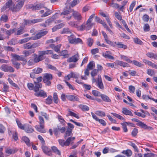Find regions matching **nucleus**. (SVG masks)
Listing matches in <instances>:
<instances>
[{"label": "nucleus", "mask_w": 157, "mask_h": 157, "mask_svg": "<svg viewBox=\"0 0 157 157\" xmlns=\"http://www.w3.org/2000/svg\"><path fill=\"white\" fill-rule=\"evenodd\" d=\"M98 72V70L94 69L91 72L90 74L92 77V82L93 83H95L96 86L99 89L103 90L104 89V86L101 76L98 75L97 78L95 77L97 75Z\"/></svg>", "instance_id": "1"}, {"label": "nucleus", "mask_w": 157, "mask_h": 157, "mask_svg": "<svg viewBox=\"0 0 157 157\" xmlns=\"http://www.w3.org/2000/svg\"><path fill=\"white\" fill-rule=\"evenodd\" d=\"M67 38L70 44H83V41L82 39L78 38H76L73 34L72 33L70 36H68Z\"/></svg>", "instance_id": "2"}, {"label": "nucleus", "mask_w": 157, "mask_h": 157, "mask_svg": "<svg viewBox=\"0 0 157 157\" xmlns=\"http://www.w3.org/2000/svg\"><path fill=\"white\" fill-rule=\"evenodd\" d=\"M75 139V137H69L66 141L63 139H59L58 142L59 145L62 147L67 146L69 145L70 143L74 141Z\"/></svg>", "instance_id": "3"}, {"label": "nucleus", "mask_w": 157, "mask_h": 157, "mask_svg": "<svg viewBox=\"0 0 157 157\" xmlns=\"http://www.w3.org/2000/svg\"><path fill=\"white\" fill-rule=\"evenodd\" d=\"M24 4V1H21L18 2L15 6H11L10 10L13 12L19 11L22 8Z\"/></svg>", "instance_id": "4"}, {"label": "nucleus", "mask_w": 157, "mask_h": 157, "mask_svg": "<svg viewBox=\"0 0 157 157\" xmlns=\"http://www.w3.org/2000/svg\"><path fill=\"white\" fill-rule=\"evenodd\" d=\"M52 75L50 74L45 73L43 77V81L48 86H50L51 82L50 80L52 79Z\"/></svg>", "instance_id": "5"}, {"label": "nucleus", "mask_w": 157, "mask_h": 157, "mask_svg": "<svg viewBox=\"0 0 157 157\" xmlns=\"http://www.w3.org/2000/svg\"><path fill=\"white\" fill-rule=\"evenodd\" d=\"M66 130V128L65 127H60V126H58L57 128H53V132L55 135L57 137H58L59 134V132L61 133H63Z\"/></svg>", "instance_id": "6"}, {"label": "nucleus", "mask_w": 157, "mask_h": 157, "mask_svg": "<svg viewBox=\"0 0 157 157\" xmlns=\"http://www.w3.org/2000/svg\"><path fill=\"white\" fill-rule=\"evenodd\" d=\"M42 21V19H33L32 20L24 19L22 25L24 26L27 25H31L33 24H35Z\"/></svg>", "instance_id": "7"}, {"label": "nucleus", "mask_w": 157, "mask_h": 157, "mask_svg": "<svg viewBox=\"0 0 157 157\" xmlns=\"http://www.w3.org/2000/svg\"><path fill=\"white\" fill-rule=\"evenodd\" d=\"M93 24L87 21L86 23H83L80 27V29L81 31L89 30L90 29L92 26Z\"/></svg>", "instance_id": "8"}, {"label": "nucleus", "mask_w": 157, "mask_h": 157, "mask_svg": "<svg viewBox=\"0 0 157 157\" xmlns=\"http://www.w3.org/2000/svg\"><path fill=\"white\" fill-rule=\"evenodd\" d=\"M48 33V31L45 30H40L34 36L32 37V40H36L39 39L42 36L47 34Z\"/></svg>", "instance_id": "9"}, {"label": "nucleus", "mask_w": 157, "mask_h": 157, "mask_svg": "<svg viewBox=\"0 0 157 157\" xmlns=\"http://www.w3.org/2000/svg\"><path fill=\"white\" fill-rule=\"evenodd\" d=\"M0 69L5 72H13L14 71V69L12 67L4 64L1 66Z\"/></svg>", "instance_id": "10"}, {"label": "nucleus", "mask_w": 157, "mask_h": 157, "mask_svg": "<svg viewBox=\"0 0 157 157\" xmlns=\"http://www.w3.org/2000/svg\"><path fill=\"white\" fill-rule=\"evenodd\" d=\"M110 45L114 47H117L118 48L126 49L127 48V47L126 45L124 44H122L121 42L119 41L112 42Z\"/></svg>", "instance_id": "11"}, {"label": "nucleus", "mask_w": 157, "mask_h": 157, "mask_svg": "<svg viewBox=\"0 0 157 157\" xmlns=\"http://www.w3.org/2000/svg\"><path fill=\"white\" fill-rule=\"evenodd\" d=\"M12 56L14 59L15 60L23 61L24 63V64H25L27 62L26 58L23 56H19L14 54Z\"/></svg>", "instance_id": "12"}, {"label": "nucleus", "mask_w": 157, "mask_h": 157, "mask_svg": "<svg viewBox=\"0 0 157 157\" xmlns=\"http://www.w3.org/2000/svg\"><path fill=\"white\" fill-rule=\"evenodd\" d=\"M44 7V4L41 3L38 4L36 6L31 5L29 6V8L32 9L33 10H38Z\"/></svg>", "instance_id": "13"}, {"label": "nucleus", "mask_w": 157, "mask_h": 157, "mask_svg": "<svg viewBox=\"0 0 157 157\" xmlns=\"http://www.w3.org/2000/svg\"><path fill=\"white\" fill-rule=\"evenodd\" d=\"M79 59V56L77 53L75 55L72 56L67 59V62L68 63H76Z\"/></svg>", "instance_id": "14"}, {"label": "nucleus", "mask_w": 157, "mask_h": 157, "mask_svg": "<svg viewBox=\"0 0 157 157\" xmlns=\"http://www.w3.org/2000/svg\"><path fill=\"white\" fill-rule=\"evenodd\" d=\"M73 12L72 14V16H73L74 18L78 21V22H81V20L82 19V17L80 13L78 12L73 10Z\"/></svg>", "instance_id": "15"}, {"label": "nucleus", "mask_w": 157, "mask_h": 157, "mask_svg": "<svg viewBox=\"0 0 157 157\" xmlns=\"http://www.w3.org/2000/svg\"><path fill=\"white\" fill-rule=\"evenodd\" d=\"M41 148L43 152L45 154L49 156H52V153L50 148L45 146L44 145H42Z\"/></svg>", "instance_id": "16"}, {"label": "nucleus", "mask_w": 157, "mask_h": 157, "mask_svg": "<svg viewBox=\"0 0 157 157\" xmlns=\"http://www.w3.org/2000/svg\"><path fill=\"white\" fill-rule=\"evenodd\" d=\"M66 98L69 100L73 101H76L79 102L80 100L77 95H66Z\"/></svg>", "instance_id": "17"}, {"label": "nucleus", "mask_w": 157, "mask_h": 157, "mask_svg": "<svg viewBox=\"0 0 157 157\" xmlns=\"http://www.w3.org/2000/svg\"><path fill=\"white\" fill-rule=\"evenodd\" d=\"M35 92L34 95L37 97H41L44 98L47 97L46 93L43 90H39V91H37Z\"/></svg>", "instance_id": "18"}, {"label": "nucleus", "mask_w": 157, "mask_h": 157, "mask_svg": "<svg viewBox=\"0 0 157 157\" xmlns=\"http://www.w3.org/2000/svg\"><path fill=\"white\" fill-rule=\"evenodd\" d=\"M137 125L145 129L151 130L152 129V127L147 126L144 122L140 121L139 122L137 123Z\"/></svg>", "instance_id": "19"}, {"label": "nucleus", "mask_w": 157, "mask_h": 157, "mask_svg": "<svg viewBox=\"0 0 157 157\" xmlns=\"http://www.w3.org/2000/svg\"><path fill=\"white\" fill-rule=\"evenodd\" d=\"M39 54L40 55L38 56H37L36 54L34 55L36 56L34 59L33 61L35 63L38 62L44 59L43 55L39 53Z\"/></svg>", "instance_id": "20"}, {"label": "nucleus", "mask_w": 157, "mask_h": 157, "mask_svg": "<svg viewBox=\"0 0 157 157\" xmlns=\"http://www.w3.org/2000/svg\"><path fill=\"white\" fill-rule=\"evenodd\" d=\"M25 127L24 130L26 132L31 133L34 131V129L31 125L28 124H25Z\"/></svg>", "instance_id": "21"}, {"label": "nucleus", "mask_w": 157, "mask_h": 157, "mask_svg": "<svg viewBox=\"0 0 157 157\" xmlns=\"http://www.w3.org/2000/svg\"><path fill=\"white\" fill-rule=\"evenodd\" d=\"M101 33L104 37L105 41L108 44L110 45L112 41L109 39L106 33L104 31H102Z\"/></svg>", "instance_id": "22"}, {"label": "nucleus", "mask_w": 157, "mask_h": 157, "mask_svg": "<svg viewBox=\"0 0 157 157\" xmlns=\"http://www.w3.org/2000/svg\"><path fill=\"white\" fill-rule=\"evenodd\" d=\"M122 113L125 115H128L131 116H133V115L131 111L128 110L126 108H122Z\"/></svg>", "instance_id": "23"}, {"label": "nucleus", "mask_w": 157, "mask_h": 157, "mask_svg": "<svg viewBox=\"0 0 157 157\" xmlns=\"http://www.w3.org/2000/svg\"><path fill=\"white\" fill-rule=\"evenodd\" d=\"M44 127V126L42 127L40 126V125H36L35 126L36 129L38 131L42 133H44L45 132Z\"/></svg>", "instance_id": "24"}, {"label": "nucleus", "mask_w": 157, "mask_h": 157, "mask_svg": "<svg viewBox=\"0 0 157 157\" xmlns=\"http://www.w3.org/2000/svg\"><path fill=\"white\" fill-rule=\"evenodd\" d=\"M35 86H34L33 90L35 92L39 91V89L41 88L42 85L40 82H35Z\"/></svg>", "instance_id": "25"}, {"label": "nucleus", "mask_w": 157, "mask_h": 157, "mask_svg": "<svg viewBox=\"0 0 157 157\" xmlns=\"http://www.w3.org/2000/svg\"><path fill=\"white\" fill-rule=\"evenodd\" d=\"M116 62L117 64L118 65H120L121 66L123 67H129V65L127 63H125L122 61L117 60Z\"/></svg>", "instance_id": "26"}, {"label": "nucleus", "mask_w": 157, "mask_h": 157, "mask_svg": "<svg viewBox=\"0 0 157 157\" xmlns=\"http://www.w3.org/2000/svg\"><path fill=\"white\" fill-rule=\"evenodd\" d=\"M121 153L124 154L128 157H130L132 154V151L130 149H127L126 150L123 151L121 152Z\"/></svg>", "instance_id": "27"}, {"label": "nucleus", "mask_w": 157, "mask_h": 157, "mask_svg": "<svg viewBox=\"0 0 157 157\" xmlns=\"http://www.w3.org/2000/svg\"><path fill=\"white\" fill-rule=\"evenodd\" d=\"M60 56H63L64 58H67L69 56L68 52L67 50H64L60 52Z\"/></svg>", "instance_id": "28"}, {"label": "nucleus", "mask_w": 157, "mask_h": 157, "mask_svg": "<svg viewBox=\"0 0 157 157\" xmlns=\"http://www.w3.org/2000/svg\"><path fill=\"white\" fill-rule=\"evenodd\" d=\"M146 55L150 58L157 60V55L156 54L151 52H148L146 54Z\"/></svg>", "instance_id": "29"}, {"label": "nucleus", "mask_w": 157, "mask_h": 157, "mask_svg": "<svg viewBox=\"0 0 157 157\" xmlns=\"http://www.w3.org/2000/svg\"><path fill=\"white\" fill-rule=\"evenodd\" d=\"M51 149L53 152L55 154L59 155H60L61 154L60 151L56 146H53L51 147Z\"/></svg>", "instance_id": "30"}, {"label": "nucleus", "mask_w": 157, "mask_h": 157, "mask_svg": "<svg viewBox=\"0 0 157 157\" xmlns=\"http://www.w3.org/2000/svg\"><path fill=\"white\" fill-rule=\"evenodd\" d=\"M24 28L21 26L17 29V32L16 31L14 33L15 35H21L24 33Z\"/></svg>", "instance_id": "31"}, {"label": "nucleus", "mask_w": 157, "mask_h": 157, "mask_svg": "<svg viewBox=\"0 0 157 157\" xmlns=\"http://www.w3.org/2000/svg\"><path fill=\"white\" fill-rule=\"evenodd\" d=\"M22 140L24 141L28 146L31 145L30 140L29 138L26 136H23L22 138Z\"/></svg>", "instance_id": "32"}, {"label": "nucleus", "mask_w": 157, "mask_h": 157, "mask_svg": "<svg viewBox=\"0 0 157 157\" xmlns=\"http://www.w3.org/2000/svg\"><path fill=\"white\" fill-rule=\"evenodd\" d=\"M109 51H106V52L102 54L103 56L105 58H108L110 59L113 60L114 57L109 55Z\"/></svg>", "instance_id": "33"}, {"label": "nucleus", "mask_w": 157, "mask_h": 157, "mask_svg": "<svg viewBox=\"0 0 157 157\" xmlns=\"http://www.w3.org/2000/svg\"><path fill=\"white\" fill-rule=\"evenodd\" d=\"M34 52V51L32 50H25L22 53L23 54L25 55V58L26 57L29 55H30L31 54Z\"/></svg>", "instance_id": "34"}, {"label": "nucleus", "mask_w": 157, "mask_h": 157, "mask_svg": "<svg viewBox=\"0 0 157 157\" xmlns=\"http://www.w3.org/2000/svg\"><path fill=\"white\" fill-rule=\"evenodd\" d=\"M134 42L136 44H139L141 45H144L143 42L138 37L134 38L133 39Z\"/></svg>", "instance_id": "35"}, {"label": "nucleus", "mask_w": 157, "mask_h": 157, "mask_svg": "<svg viewBox=\"0 0 157 157\" xmlns=\"http://www.w3.org/2000/svg\"><path fill=\"white\" fill-rule=\"evenodd\" d=\"M16 121L18 127L21 129L24 130L25 127V124H22L20 121L17 119L16 120Z\"/></svg>", "instance_id": "36"}, {"label": "nucleus", "mask_w": 157, "mask_h": 157, "mask_svg": "<svg viewBox=\"0 0 157 157\" xmlns=\"http://www.w3.org/2000/svg\"><path fill=\"white\" fill-rule=\"evenodd\" d=\"M114 0H112V2L110 3H109V5L113 8L117 9L119 7V5L116 3H114Z\"/></svg>", "instance_id": "37"}, {"label": "nucleus", "mask_w": 157, "mask_h": 157, "mask_svg": "<svg viewBox=\"0 0 157 157\" xmlns=\"http://www.w3.org/2000/svg\"><path fill=\"white\" fill-rule=\"evenodd\" d=\"M101 97L104 101L109 102H111V100L107 96L103 94H101Z\"/></svg>", "instance_id": "38"}, {"label": "nucleus", "mask_w": 157, "mask_h": 157, "mask_svg": "<svg viewBox=\"0 0 157 157\" xmlns=\"http://www.w3.org/2000/svg\"><path fill=\"white\" fill-rule=\"evenodd\" d=\"M78 107L82 111H87L89 110V107L85 105L80 104Z\"/></svg>", "instance_id": "39"}, {"label": "nucleus", "mask_w": 157, "mask_h": 157, "mask_svg": "<svg viewBox=\"0 0 157 157\" xmlns=\"http://www.w3.org/2000/svg\"><path fill=\"white\" fill-rule=\"evenodd\" d=\"M44 8L46 10V12L41 16V17H42L48 16L51 14L50 10L49 9L46 7H44Z\"/></svg>", "instance_id": "40"}, {"label": "nucleus", "mask_w": 157, "mask_h": 157, "mask_svg": "<svg viewBox=\"0 0 157 157\" xmlns=\"http://www.w3.org/2000/svg\"><path fill=\"white\" fill-rule=\"evenodd\" d=\"M120 56L122 59L126 61L128 63H131V60L127 56L122 55H121Z\"/></svg>", "instance_id": "41"}, {"label": "nucleus", "mask_w": 157, "mask_h": 157, "mask_svg": "<svg viewBox=\"0 0 157 157\" xmlns=\"http://www.w3.org/2000/svg\"><path fill=\"white\" fill-rule=\"evenodd\" d=\"M68 112L69 113L68 114V116H71L75 117L76 118L78 119L79 118V116L78 114L71 111L70 110H69L68 111Z\"/></svg>", "instance_id": "42"}, {"label": "nucleus", "mask_w": 157, "mask_h": 157, "mask_svg": "<svg viewBox=\"0 0 157 157\" xmlns=\"http://www.w3.org/2000/svg\"><path fill=\"white\" fill-rule=\"evenodd\" d=\"M72 130L70 128H67L65 132V134L64 136V138L66 139L67 136H71L72 134Z\"/></svg>", "instance_id": "43"}, {"label": "nucleus", "mask_w": 157, "mask_h": 157, "mask_svg": "<svg viewBox=\"0 0 157 157\" xmlns=\"http://www.w3.org/2000/svg\"><path fill=\"white\" fill-rule=\"evenodd\" d=\"M94 66V63L93 61L90 62L87 65V68L90 70H92Z\"/></svg>", "instance_id": "44"}, {"label": "nucleus", "mask_w": 157, "mask_h": 157, "mask_svg": "<svg viewBox=\"0 0 157 157\" xmlns=\"http://www.w3.org/2000/svg\"><path fill=\"white\" fill-rule=\"evenodd\" d=\"M16 152L15 150L11 149L9 147L6 148L5 150V152L9 155H10L12 153H15Z\"/></svg>", "instance_id": "45"}, {"label": "nucleus", "mask_w": 157, "mask_h": 157, "mask_svg": "<svg viewBox=\"0 0 157 157\" xmlns=\"http://www.w3.org/2000/svg\"><path fill=\"white\" fill-rule=\"evenodd\" d=\"M16 30L17 29L16 28H14L12 29H10L9 30H6V31H5V32L7 35L10 36L13 33H14L16 31Z\"/></svg>", "instance_id": "46"}, {"label": "nucleus", "mask_w": 157, "mask_h": 157, "mask_svg": "<svg viewBox=\"0 0 157 157\" xmlns=\"http://www.w3.org/2000/svg\"><path fill=\"white\" fill-rule=\"evenodd\" d=\"M128 124V123L126 122H125L121 123V124L122 125V128L124 132H128V129L127 127L126 124Z\"/></svg>", "instance_id": "47"}, {"label": "nucleus", "mask_w": 157, "mask_h": 157, "mask_svg": "<svg viewBox=\"0 0 157 157\" xmlns=\"http://www.w3.org/2000/svg\"><path fill=\"white\" fill-rule=\"evenodd\" d=\"M40 54L44 55L46 54H49L52 53V51L51 50H48L46 51H41L39 52Z\"/></svg>", "instance_id": "48"}, {"label": "nucleus", "mask_w": 157, "mask_h": 157, "mask_svg": "<svg viewBox=\"0 0 157 157\" xmlns=\"http://www.w3.org/2000/svg\"><path fill=\"white\" fill-rule=\"evenodd\" d=\"M61 33L62 34L71 33V32L68 28H65L63 29Z\"/></svg>", "instance_id": "49"}, {"label": "nucleus", "mask_w": 157, "mask_h": 157, "mask_svg": "<svg viewBox=\"0 0 157 157\" xmlns=\"http://www.w3.org/2000/svg\"><path fill=\"white\" fill-rule=\"evenodd\" d=\"M42 69L40 67L35 68L33 70V71L36 74L40 73L42 72Z\"/></svg>", "instance_id": "50"}, {"label": "nucleus", "mask_w": 157, "mask_h": 157, "mask_svg": "<svg viewBox=\"0 0 157 157\" xmlns=\"http://www.w3.org/2000/svg\"><path fill=\"white\" fill-rule=\"evenodd\" d=\"M95 113L97 115L101 117H104L105 116V113L101 111H97L95 112Z\"/></svg>", "instance_id": "51"}, {"label": "nucleus", "mask_w": 157, "mask_h": 157, "mask_svg": "<svg viewBox=\"0 0 157 157\" xmlns=\"http://www.w3.org/2000/svg\"><path fill=\"white\" fill-rule=\"evenodd\" d=\"M57 117L59 121L61 124H62L63 125H65L66 121L63 117L60 116V115H59Z\"/></svg>", "instance_id": "52"}, {"label": "nucleus", "mask_w": 157, "mask_h": 157, "mask_svg": "<svg viewBox=\"0 0 157 157\" xmlns=\"http://www.w3.org/2000/svg\"><path fill=\"white\" fill-rule=\"evenodd\" d=\"M46 103L48 105L52 104V97L51 96H49L45 100Z\"/></svg>", "instance_id": "53"}, {"label": "nucleus", "mask_w": 157, "mask_h": 157, "mask_svg": "<svg viewBox=\"0 0 157 157\" xmlns=\"http://www.w3.org/2000/svg\"><path fill=\"white\" fill-rule=\"evenodd\" d=\"M94 42V40L91 38H88L87 40V44L89 47H91Z\"/></svg>", "instance_id": "54"}, {"label": "nucleus", "mask_w": 157, "mask_h": 157, "mask_svg": "<svg viewBox=\"0 0 157 157\" xmlns=\"http://www.w3.org/2000/svg\"><path fill=\"white\" fill-rule=\"evenodd\" d=\"M8 19L7 16L6 15H3L0 18V21L3 22H6Z\"/></svg>", "instance_id": "55"}, {"label": "nucleus", "mask_w": 157, "mask_h": 157, "mask_svg": "<svg viewBox=\"0 0 157 157\" xmlns=\"http://www.w3.org/2000/svg\"><path fill=\"white\" fill-rule=\"evenodd\" d=\"M53 98L54 102L56 104L58 103L59 101V99L57 94L56 93H54Z\"/></svg>", "instance_id": "56"}, {"label": "nucleus", "mask_w": 157, "mask_h": 157, "mask_svg": "<svg viewBox=\"0 0 157 157\" xmlns=\"http://www.w3.org/2000/svg\"><path fill=\"white\" fill-rule=\"evenodd\" d=\"M3 91L4 92L6 93L9 91V86L5 83H3Z\"/></svg>", "instance_id": "57"}, {"label": "nucleus", "mask_w": 157, "mask_h": 157, "mask_svg": "<svg viewBox=\"0 0 157 157\" xmlns=\"http://www.w3.org/2000/svg\"><path fill=\"white\" fill-rule=\"evenodd\" d=\"M39 119L40 125L41 127H43L44 126V121L43 117L41 116H39Z\"/></svg>", "instance_id": "58"}, {"label": "nucleus", "mask_w": 157, "mask_h": 157, "mask_svg": "<svg viewBox=\"0 0 157 157\" xmlns=\"http://www.w3.org/2000/svg\"><path fill=\"white\" fill-rule=\"evenodd\" d=\"M131 63H132L133 64L137 67H141L143 65L141 63L139 62L136 60H131Z\"/></svg>", "instance_id": "59"}, {"label": "nucleus", "mask_w": 157, "mask_h": 157, "mask_svg": "<svg viewBox=\"0 0 157 157\" xmlns=\"http://www.w3.org/2000/svg\"><path fill=\"white\" fill-rule=\"evenodd\" d=\"M157 155L152 153H147L144 155V157H156Z\"/></svg>", "instance_id": "60"}, {"label": "nucleus", "mask_w": 157, "mask_h": 157, "mask_svg": "<svg viewBox=\"0 0 157 157\" xmlns=\"http://www.w3.org/2000/svg\"><path fill=\"white\" fill-rule=\"evenodd\" d=\"M8 81L9 83L13 86L15 87L16 88L18 87V86L16 83L13 82L12 79L10 78H9L8 79Z\"/></svg>", "instance_id": "61"}, {"label": "nucleus", "mask_w": 157, "mask_h": 157, "mask_svg": "<svg viewBox=\"0 0 157 157\" xmlns=\"http://www.w3.org/2000/svg\"><path fill=\"white\" fill-rule=\"evenodd\" d=\"M147 74L150 76H152L155 75V73L154 71L151 69H148L147 71Z\"/></svg>", "instance_id": "62"}, {"label": "nucleus", "mask_w": 157, "mask_h": 157, "mask_svg": "<svg viewBox=\"0 0 157 157\" xmlns=\"http://www.w3.org/2000/svg\"><path fill=\"white\" fill-rule=\"evenodd\" d=\"M92 93L93 95L95 96H101V94L100 92L96 90H93Z\"/></svg>", "instance_id": "63"}, {"label": "nucleus", "mask_w": 157, "mask_h": 157, "mask_svg": "<svg viewBox=\"0 0 157 157\" xmlns=\"http://www.w3.org/2000/svg\"><path fill=\"white\" fill-rule=\"evenodd\" d=\"M24 49H28L32 48V45L30 43H28L25 44L23 46Z\"/></svg>", "instance_id": "64"}]
</instances>
